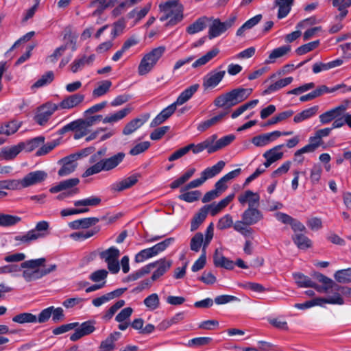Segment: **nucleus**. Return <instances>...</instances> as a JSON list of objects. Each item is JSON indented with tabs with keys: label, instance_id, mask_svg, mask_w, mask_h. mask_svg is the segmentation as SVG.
Returning <instances> with one entry per match:
<instances>
[{
	"label": "nucleus",
	"instance_id": "de8ad7c7",
	"mask_svg": "<svg viewBox=\"0 0 351 351\" xmlns=\"http://www.w3.org/2000/svg\"><path fill=\"white\" fill-rule=\"evenodd\" d=\"M209 21V19L207 17H201L196 20L193 23L190 25L187 29L186 32L189 34H194L202 31L206 26L207 22Z\"/></svg>",
	"mask_w": 351,
	"mask_h": 351
},
{
	"label": "nucleus",
	"instance_id": "c03bdc74",
	"mask_svg": "<svg viewBox=\"0 0 351 351\" xmlns=\"http://www.w3.org/2000/svg\"><path fill=\"white\" fill-rule=\"evenodd\" d=\"M111 86L112 82L108 80L98 82L97 86L93 90V97L98 98L106 95L109 91Z\"/></svg>",
	"mask_w": 351,
	"mask_h": 351
},
{
	"label": "nucleus",
	"instance_id": "ea45409f",
	"mask_svg": "<svg viewBox=\"0 0 351 351\" xmlns=\"http://www.w3.org/2000/svg\"><path fill=\"white\" fill-rule=\"evenodd\" d=\"M219 50L217 48H214L208 51L205 55L196 60L193 64L192 67L196 69L206 64L210 60L214 58L218 53Z\"/></svg>",
	"mask_w": 351,
	"mask_h": 351
},
{
	"label": "nucleus",
	"instance_id": "4d7b16f0",
	"mask_svg": "<svg viewBox=\"0 0 351 351\" xmlns=\"http://www.w3.org/2000/svg\"><path fill=\"white\" fill-rule=\"evenodd\" d=\"M217 135L216 134H212L204 141H202L204 150H206L208 154H213L217 151L216 145V140Z\"/></svg>",
	"mask_w": 351,
	"mask_h": 351
},
{
	"label": "nucleus",
	"instance_id": "7c9ffc66",
	"mask_svg": "<svg viewBox=\"0 0 351 351\" xmlns=\"http://www.w3.org/2000/svg\"><path fill=\"white\" fill-rule=\"evenodd\" d=\"M101 199L98 196L92 195L84 199L76 200L73 202L75 207L84 206V208H79L80 210H86V213L89 211V207L97 206L100 204Z\"/></svg>",
	"mask_w": 351,
	"mask_h": 351
},
{
	"label": "nucleus",
	"instance_id": "4468645a",
	"mask_svg": "<svg viewBox=\"0 0 351 351\" xmlns=\"http://www.w3.org/2000/svg\"><path fill=\"white\" fill-rule=\"evenodd\" d=\"M47 178V173L45 171L37 170L28 173L23 178L25 188L37 185L44 182Z\"/></svg>",
	"mask_w": 351,
	"mask_h": 351
},
{
	"label": "nucleus",
	"instance_id": "423d86ee",
	"mask_svg": "<svg viewBox=\"0 0 351 351\" xmlns=\"http://www.w3.org/2000/svg\"><path fill=\"white\" fill-rule=\"evenodd\" d=\"M99 257L107 264L108 270L112 274H117L120 270L119 257L120 251L116 247H110L107 250H103L99 254Z\"/></svg>",
	"mask_w": 351,
	"mask_h": 351
},
{
	"label": "nucleus",
	"instance_id": "20e7f679",
	"mask_svg": "<svg viewBox=\"0 0 351 351\" xmlns=\"http://www.w3.org/2000/svg\"><path fill=\"white\" fill-rule=\"evenodd\" d=\"M293 278L295 283L300 287H313L318 292H326L327 289L332 285V280L324 276L323 274H319L317 276V280L322 285H317L316 283L313 282L308 277L300 274H294Z\"/></svg>",
	"mask_w": 351,
	"mask_h": 351
},
{
	"label": "nucleus",
	"instance_id": "58836bf2",
	"mask_svg": "<svg viewBox=\"0 0 351 351\" xmlns=\"http://www.w3.org/2000/svg\"><path fill=\"white\" fill-rule=\"evenodd\" d=\"M119 332L111 333L105 340L101 341L99 348L106 351H113L115 348V341L120 337Z\"/></svg>",
	"mask_w": 351,
	"mask_h": 351
},
{
	"label": "nucleus",
	"instance_id": "e433bc0d",
	"mask_svg": "<svg viewBox=\"0 0 351 351\" xmlns=\"http://www.w3.org/2000/svg\"><path fill=\"white\" fill-rule=\"evenodd\" d=\"M319 106H314L306 108L295 115L293 121L295 123H301L314 117L318 112Z\"/></svg>",
	"mask_w": 351,
	"mask_h": 351
},
{
	"label": "nucleus",
	"instance_id": "a18cd8bd",
	"mask_svg": "<svg viewBox=\"0 0 351 351\" xmlns=\"http://www.w3.org/2000/svg\"><path fill=\"white\" fill-rule=\"evenodd\" d=\"M21 221V218L17 215L0 213V226L10 227L16 225Z\"/></svg>",
	"mask_w": 351,
	"mask_h": 351
},
{
	"label": "nucleus",
	"instance_id": "aec40b11",
	"mask_svg": "<svg viewBox=\"0 0 351 351\" xmlns=\"http://www.w3.org/2000/svg\"><path fill=\"white\" fill-rule=\"evenodd\" d=\"M242 219L248 226L254 225L263 219V215L256 207L247 208L241 215Z\"/></svg>",
	"mask_w": 351,
	"mask_h": 351
},
{
	"label": "nucleus",
	"instance_id": "72a5a7b5",
	"mask_svg": "<svg viewBox=\"0 0 351 351\" xmlns=\"http://www.w3.org/2000/svg\"><path fill=\"white\" fill-rule=\"evenodd\" d=\"M199 86L197 84H193L182 91L177 98L176 101L173 103L175 107L176 108L177 106H181L189 100L197 90Z\"/></svg>",
	"mask_w": 351,
	"mask_h": 351
},
{
	"label": "nucleus",
	"instance_id": "c756f323",
	"mask_svg": "<svg viewBox=\"0 0 351 351\" xmlns=\"http://www.w3.org/2000/svg\"><path fill=\"white\" fill-rule=\"evenodd\" d=\"M332 5L335 8L339 14L335 16L337 21H342L348 14V8L350 7V2L348 0H330Z\"/></svg>",
	"mask_w": 351,
	"mask_h": 351
},
{
	"label": "nucleus",
	"instance_id": "774afa93",
	"mask_svg": "<svg viewBox=\"0 0 351 351\" xmlns=\"http://www.w3.org/2000/svg\"><path fill=\"white\" fill-rule=\"evenodd\" d=\"M233 226V219L230 214H226L221 217L217 224V227L219 230H225Z\"/></svg>",
	"mask_w": 351,
	"mask_h": 351
},
{
	"label": "nucleus",
	"instance_id": "dca6fc26",
	"mask_svg": "<svg viewBox=\"0 0 351 351\" xmlns=\"http://www.w3.org/2000/svg\"><path fill=\"white\" fill-rule=\"evenodd\" d=\"M85 96L81 93H75L67 96L59 104H56L58 110H69L80 105L84 100Z\"/></svg>",
	"mask_w": 351,
	"mask_h": 351
},
{
	"label": "nucleus",
	"instance_id": "9b49d317",
	"mask_svg": "<svg viewBox=\"0 0 351 351\" xmlns=\"http://www.w3.org/2000/svg\"><path fill=\"white\" fill-rule=\"evenodd\" d=\"M29 261H38L33 267H22L24 270L22 273V276L26 282H32L42 278V274L40 273V267L43 266L46 261L45 258H39L36 259H30Z\"/></svg>",
	"mask_w": 351,
	"mask_h": 351
},
{
	"label": "nucleus",
	"instance_id": "69168bd1",
	"mask_svg": "<svg viewBox=\"0 0 351 351\" xmlns=\"http://www.w3.org/2000/svg\"><path fill=\"white\" fill-rule=\"evenodd\" d=\"M38 239V235L31 230L23 234L17 235L14 237V240L20 243H28L31 241Z\"/></svg>",
	"mask_w": 351,
	"mask_h": 351
},
{
	"label": "nucleus",
	"instance_id": "473e14b6",
	"mask_svg": "<svg viewBox=\"0 0 351 351\" xmlns=\"http://www.w3.org/2000/svg\"><path fill=\"white\" fill-rule=\"evenodd\" d=\"M24 146L23 142H21L11 147H3L1 149V154L5 160L13 159L24 149Z\"/></svg>",
	"mask_w": 351,
	"mask_h": 351
},
{
	"label": "nucleus",
	"instance_id": "b1692460",
	"mask_svg": "<svg viewBox=\"0 0 351 351\" xmlns=\"http://www.w3.org/2000/svg\"><path fill=\"white\" fill-rule=\"evenodd\" d=\"M227 112H221L208 119L199 122L197 125V130L199 132H204L209 128L217 125L222 121Z\"/></svg>",
	"mask_w": 351,
	"mask_h": 351
},
{
	"label": "nucleus",
	"instance_id": "a19ab883",
	"mask_svg": "<svg viewBox=\"0 0 351 351\" xmlns=\"http://www.w3.org/2000/svg\"><path fill=\"white\" fill-rule=\"evenodd\" d=\"M323 169L320 164L314 163L310 169L309 180L312 185H317L320 183Z\"/></svg>",
	"mask_w": 351,
	"mask_h": 351
},
{
	"label": "nucleus",
	"instance_id": "bf43d9fd",
	"mask_svg": "<svg viewBox=\"0 0 351 351\" xmlns=\"http://www.w3.org/2000/svg\"><path fill=\"white\" fill-rule=\"evenodd\" d=\"M204 236L202 233H196L191 239L190 247L193 252H198L202 247L204 246Z\"/></svg>",
	"mask_w": 351,
	"mask_h": 351
},
{
	"label": "nucleus",
	"instance_id": "412c9836",
	"mask_svg": "<svg viewBox=\"0 0 351 351\" xmlns=\"http://www.w3.org/2000/svg\"><path fill=\"white\" fill-rule=\"evenodd\" d=\"M138 175L133 174L119 181L114 182L111 185V190L113 191H122L132 187L138 182Z\"/></svg>",
	"mask_w": 351,
	"mask_h": 351
},
{
	"label": "nucleus",
	"instance_id": "9d476101",
	"mask_svg": "<svg viewBox=\"0 0 351 351\" xmlns=\"http://www.w3.org/2000/svg\"><path fill=\"white\" fill-rule=\"evenodd\" d=\"M226 71L215 69L208 72L202 79V85L205 89L215 88L223 79Z\"/></svg>",
	"mask_w": 351,
	"mask_h": 351
},
{
	"label": "nucleus",
	"instance_id": "a878e982",
	"mask_svg": "<svg viewBox=\"0 0 351 351\" xmlns=\"http://www.w3.org/2000/svg\"><path fill=\"white\" fill-rule=\"evenodd\" d=\"M209 21H211L208 28V38L210 39L217 38L228 30L219 19H209Z\"/></svg>",
	"mask_w": 351,
	"mask_h": 351
},
{
	"label": "nucleus",
	"instance_id": "864d4df0",
	"mask_svg": "<svg viewBox=\"0 0 351 351\" xmlns=\"http://www.w3.org/2000/svg\"><path fill=\"white\" fill-rule=\"evenodd\" d=\"M49 229V223L47 221H38L35 228L31 230L32 232L38 235V239L45 237L48 234V230Z\"/></svg>",
	"mask_w": 351,
	"mask_h": 351
},
{
	"label": "nucleus",
	"instance_id": "ddd939ff",
	"mask_svg": "<svg viewBox=\"0 0 351 351\" xmlns=\"http://www.w3.org/2000/svg\"><path fill=\"white\" fill-rule=\"evenodd\" d=\"M343 287L339 286L337 284H335L332 281V285L330 286L327 289V291L326 293H328L329 290H331L332 292H333L332 295H328L326 298H320L321 304L322 306H323L324 304H337V305H342L344 304L343 298H342V295H343L340 290H339L337 288H342Z\"/></svg>",
	"mask_w": 351,
	"mask_h": 351
},
{
	"label": "nucleus",
	"instance_id": "5701e85b",
	"mask_svg": "<svg viewBox=\"0 0 351 351\" xmlns=\"http://www.w3.org/2000/svg\"><path fill=\"white\" fill-rule=\"evenodd\" d=\"M125 154L119 152L110 158L101 160L104 171H109L116 168L124 159Z\"/></svg>",
	"mask_w": 351,
	"mask_h": 351
},
{
	"label": "nucleus",
	"instance_id": "680f3d73",
	"mask_svg": "<svg viewBox=\"0 0 351 351\" xmlns=\"http://www.w3.org/2000/svg\"><path fill=\"white\" fill-rule=\"evenodd\" d=\"M293 241L295 245L300 249H306L311 246V240L302 234H298L293 237Z\"/></svg>",
	"mask_w": 351,
	"mask_h": 351
},
{
	"label": "nucleus",
	"instance_id": "6e6552de",
	"mask_svg": "<svg viewBox=\"0 0 351 351\" xmlns=\"http://www.w3.org/2000/svg\"><path fill=\"white\" fill-rule=\"evenodd\" d=\"M277 75V73H273L267 80H265V83L270 82V84L263 92V95L276 93L290 84L293 80L292 77H287L285 78L276 80Z\"/></svg>",
	"mask_w": 351,
	"mask_h": 351
},
{
	"label": "nucleus",
	"instance_id": "37998d69",
	"mask_svg": "<svg viewBox=\"0 0 351 351\" xmlns=\"http://www.w3.org/2000/svg\"><path fill=\"white\" fill-rule=\"evenodd\" d=\"M213 261L215 266L224 267L228 269H232L234 266L233 261L223 256L217 250L214 254Z\"/></svg>",
	"mask_w": 351,
	"mask_h": 351
},
{
	"label": "nucleus",
	"instance_id": "cd10ccee",
	"mask_svg": "<svg viewBox=\"0 0 351 351\" xmlns=\"http://www.w3.org/2000/svg\"><path fill=\"white\" fill-rule=\"evenodd\" d=\"M152 3H147L143 8H136L133 9L127 14L128 19H133V25L137 24L141 19H143L149 12L152 8Z\"/></svg>",
	"mask_w": 351,
	"mask_h": 351
},
{
	"label": "nucleus",
	"instance_id": "603ef678",
	"mask_svg": "<svg viewBox=\"0 0 351 351\" xmlns=\"http://www.w3.org/2000/svg\"><path fill=\"white\" fill-rule=\"evenodd\" d=\"M143 304L148 311H153L160 306V298L157 293H152L143 300Z\"/></svg>",
	"mask_w": 351,
	"mask_h": 351
},
{
	"label": "nucleus",
	"instance_id": "7ed1b4c3",
	"mask_svg": "<svg viewBox=\"0 0 351 351\" xmlns=\"http://www.w3.org/2000/svg\"><path fill=\"white\" fill-rule=\"evenodd\" d=\"M166 50L165 47L160 46L146 53L141 60L138 67L140 75H145L150 72Z\"/></svg>",
	"mask_w": 351,
	"mask_h": 351
},
{
	"label": "nucleus",
	"instance_id": "6ab92c4d",
	"mask_svg": "<svg viewBox=\"0 0 351 351\" xmlns=\"http://www.w3.org/2000/svg\"><path fill=\"white\" fill-rule=\"evenodd\" d=\"M238 201L241 205L248 204V208L258 207L260 202V195L251 190H247L241 193Z\"/></svg>",
	"mask_w": 351,
	"mask_h": 351
},
{
	"label": "nucleus",
	"instance_id": "0eeeda50",
	"mask_svg": "<svg viewBox=\"0 0 351 351\" xmlns=\"http://www.w3.org/2000/svg\"><path fill=\"white\" fill-rule=\"evenodd\" d=\"M225 165L226 164L223 160H220L215 165L205 169L201 173V177L190 182L187 184L186 189L199 187L208 179L212 178L219 174L223 169Z\"/></svg>",
	"mask_w": 351,
	"mask_h": 351
},
{
	"label": "nucleus",
	"instance_id": "4be33fe9",
	"mask_svg": "<svg viewBox=\"0 0 351 351\" xmlns=\"http://www.w3.org/2000/svg\"><path fill=\"white\" fill-rule=\"evenodd\" d=\"M132 110L130 106H126L113 113L108 114L102 119L103 123L114 124L123 119Z\"/></svg>",
	"mask_w": 351,
	"mask_h": 351
},
{
	"label": "nucleus",
	"instance_id": "c85d7f7f",
	"mask_svg": "<svg viewBox=\"0 0 351 351\" xmlns=\"http://www.w3.org/2000/svg\"><path fill=\"white\" fill-rule=\"evenodd\" d=\"M176 108L174 104H171L167 108L163 109L151 122L150 127L154 128L165 122L175 112Z\"/></svg>",
	"mask_w": 351,
	"mask_h": 351
},
{
	"label": "nucleus",
	"instance_id": "3c124183",
	"mask_svg": "<svg viewBox=\"0 0 351 351\" xmlns=\"http://www.w3.org/2000/svg\"><path fill=\"white\" fill-rule=\"evenodd\" d=\"M98 230L95 228L71 233L69 237L76 241H83L94 236Z\"/></svg>",
	"mask_w": 351,
	"mask_h": 351
},
{
	"label": "nucleus",
	"instance_id": "5fc2aeb1",
	"mask_svg": "<svg viewBox=\"0 0 351 351\" xmlns=\"http://www.w3.org/2000/svg\"><path fill=\"white\" fill-rule=\"evenodd\" d=\"M21 126V123L16 121L8 122L0 126V134L9 136L15 133Z\"/></svg>",
	"mask_w": 351,
	"mask_h": 351
},
{
	"label": "nucleus",
	"instance_id": "c9c22d12",
	"mask_svg": "<svg viewBox=\"0 0 351 351\" xmlns=\"http://www.w3.org/2000/svg\"><path fill=\"white\" fill-rule=\"evenodd\" d=\"M68 48H71L73 51H75L77 49L75 41L72 39L69 43H66V44L58 47L55 49L53 53L48 57V59L52 62H56Z\"/></svg>",
	"mask_w": 351,
	"mask_h": 351
},
{
	"label": "nucleus",
	"instance_id": "49530a36",
	"mask_svg": "<svg viewBox=\"0 0 351 351\" xmlns=\"http://www.w3.org/2000/svg\"><path fill=\"white\" fill-rule=\"evenodd\" d=\"M332 131V128H323L317 130L313 136H310L309 142H313L317 147L322 144V138L328 136Z\"/></svg>",
	"mask_w": 351,
	"mask_h": 351
},
{
	"label": "nucleus",
	"instance_id": "2eb2a0df",
	"mask_svg": "<svg viewBox=\"0 0 351 351\" xmlns=\"http://www.w3.org/2000/svg\"><path fill=\"white\" fill-rule=\"evenodd\" d=\"M347 105H339L319 115V119L322 124H327L341 117L347 110Z\"/></svg>",
	"mask_w": 351,
	"mask_h": 351
},
{
	"label": "nucleus",
	"instance_id": "39448f33",
	"mask_svg": "<svg viewBox=\"0 0 351 351\" xmlns=\"http://www.w3.org/2000/svg\"><path fill=\"white\" fill-rule=\"evenodd\" d=\"M173 241V238H168L151 247L141 250L135 255L134 261L137 263H140L157 256L158 254L165 250Z\"/></svg>",
	"mask_w": 351,
	"mask_h": 351
},
{
	"label": "nucleus",
	"instance_id": "f704fd0d",
	"mask_svg": "<svg viewBox=\"0 0 351 351\" xmlns=\"http://www.w3.org/2000/svg\"><path fill=\"white\" fill-rule=\"evenodd\" d=\"M291 51V47L289 45H284L272 50L268 58L265 60L267 64H272L276 62L278 58H280L287 55Z\"/></svg>",
	"mask_w": 351,
	"mask_h": 351
},
{
	"label": "nucleus",
	"instance_id": "bb28decb",
	"mask_svg": "<svg viewBox=\"0 0 351 351\" xmlns=\"http://www.w3.org/2000/svg\"><path fill=\"white\" fill-rule=\"evenodd\" d=\"M149 118L148 114H145L141 118H135L128 122L123 130L124 135H130L141 128Z\"/></svg>",
	"mask_w": 351,
	"mask_h": 351
},
{
	"label": "nucleus",
	"instance_id": "2f4dec72",
	"mask_svg": "<svg viewBox=\"0 0 351 351\" xmlns=\"http://www.w3.org/2000/svg\"><path fill=\"white\" fill-rule=\"evenodd\" d=\"M98 221L99 219L96 217L83 218L69 222V227L73 230L86 229L96 224Z\"/></svg>",
	"mask_w": 351,
	"mask_h": 351
},
{
	"label": "nucleus",
	"instance_id": "1a4fd4ad",
	"mask_svg": "<svg viewBox=\"0 0 351 351\" xmlns=\"http://www.w3.org/2000/svg\"><path fill=\"white\" fill-rule=\"evenodd\" d=\"M58 110L56 104L48 102L41 106L35 116V121L40 125H44L54 112Z\"/></svg>",
	"mask_w": 351,
	"mask_h": 351
},
{
	"label": "nucleus",
	"instance_id": "393cba45",
	"mask_svg": "<svg viewBox=\"0 0 351 351\" xmlns=\"http://www.w3.org/2000/svg\"><path fill=\"white\" fill-rule=\"evenodd\" d=\"M234 194L232 193L225 198L222 199L218 203H213L209 205L205 206L208 209V213L212 215L215 216L219 212H221L224 208H226L234 199Z\"/></svg>",
	"mask_w": 351,
	"mask_h": 351
},
{
	"label": "nucleus",
	"instance_id": "4c0bfd02",
	"mask_svg": "<svg viewBox=\"0 0 351 351\" xmlns=\"http://www.w3.org/2000/svg\"><path fill=\"white\" fill-rule=\"evenodd\" d=\"M293 2V0H275V5L278 8V19H283L289 14Z\"/></svg>",
	"mask_w": 351,
	"mask_h": 351
},
{
	"label": "nucleus",
	"instance_id": "338daca9",
	"mask_svg": "<svg viewBox=\"0 0 351 351\" xmlns=\"http://www.w3.org/2000/svg\"><path fill=\"white\" fill-rule=\"evenodd\" d=\"M108 271L103 269H99L94 272H93L89 276V279L92 280L93 282L101 283L102 282H106V279L108 276Z\"/></svg>",
	"mask_w": 351,
	"mask_h": 351
},
{
	"label": "nucleus",
	"instance_id": "6e6d98bb",
	"mask_svg": "<svg viewBox=\"0 0 351 351\" xmlns=\"http://www.w3.org/2000/svg\"><path fill=\"white\" fill-rule=\"evenodd\" d=\"M54 77L52 71H48L38 79L32 86V89L39 88L50 84Z\"/></svg>",
	"mask_w": 351,
	"mask_h": 351
},
{
	"label": "nucleus",
	"instance_id": "f3484780",
	"mask_svg": "<svg viewBox=\"0 0 351 351\" xmlns=\"http://www.w3.org/2000/svg\"><path fill=\"white\" fill-rule=\"evenodd\" d=\"M38 261H25L20 265L16 264H10L0 267V274H10L12 276L17 277L21 271L22 267H33Z\"/></svg>",
	"mask_w": 351,
	"mask_h": 351
},
{
	"label": "nucleus",
	"instance_id": "79ce46f5",
	"mask_svg": "<svg viewBox=\"0 0 351 351\" xmlns=\"http://www.w3.org/2000/svg\"><path fill=\"white\" fill-rule=\"evenodd\" d=\"M283 147L284 145H278L271 149H268L263 154V158H268L273 162L282 159L284 156V153L282 152V148Z\"/></svg>",
	"mask_w": 351,
	"mask_h": 351
},
{
	"label": "nucleus",
	"instance_id": "a211bd4d",
	"mask_svg": "<svg viewBox=\"0 0 351 351\" xmlns=\"http://www.w3.org/2000/svg\"><path fill=\"white\" fill-rule=\"evenodd\" d=\"M152 265V269L156 268L152 276V280L155 281L163 276L171 267L172 261L165 258H161L156 262L149 263Z\"/></svg>",
	"mask_w": 351,
	"mask_h": 351
},
{
	"label": "nucleus",
	"instance_id": "13d9d810",
	"mask_svg": "<svg viewBox=\"0 0 351 351\" xmlns=\"http://www.w3.org/2000/svg\"><path fill=\"white\" fill-rule=\"evenodd\" d=\"M334 277L340 283L351 282V269L339 270L335 272Z\"/></svg>",
	"mask_w": 351,
	"mask_h": 351
},
{
	"label": "nucleus",
	"instance_id": "f257e3e1",
	"mask_svg": "<svg viewBox=\"0 0 351 351\" xmlns=\"http://www.w3.org/2000/svg\"><path fill=\"white\" fill-rule=\"evenodd\" d=\"M252 93V88H234L217 97L214 101V104L219 108H230L245 100Z\"/></svg>",
	"mask_w": 351,
	"mask_h": 351
},
{
	"label": "nucleus",
	"instance_id": "8fccbe9b",
	"mask_svg": "<svg viewBox=\"0 0 351 351\" xmlns=\"http://www.w3.org/2000/svg\"><path fill=\"white\" fill-rule=\"evenodd\" d=\"M208 213V209H206L205 206L201 208V210L194 216L191 221V231H195L198 228L199 225L205 220Z\"/></svg>",
	"mask_w": 351,
	"mask_h": 351
},
{
	"label": "nucleus",
	"instance_id": "052dcab7",
	"mask_svg": "<svg viewBox=\"0 0 351 351\" xmlns=\"http://www.w3.org/2000/svg\"><path fill=\"white\" fill-rule=\"evenodd\" d=\"M247 226L248 225L243 219L241 221H237L233 223L234 230L245 237H247L252 233V230L250 228H248Z\"/></svg>",
	"mask_w": 351,
	"mask_h": 351
},
{
	"label": "nucleus",
	"instance_id": "f8f14e48",
	"mask_svg": "<svg viewBox=\"0 0 351 351\" xmlns=\"http://www.w3.org/2000/svg\"><path fill=\"white\" fill-rule=\"evenodd\" d=\"M81 154H73L61 160L62 167L58 171L60 176H66L73 172L77 167V160L80 158Z\"/></svg>",
	"mask_w": 351,
	"mask_h": 351
},
{
	"label": "nucleus",
	"instance_id": "e2e57ef3",
	"mask_svg": "<svg viewBox=\"0 0 351 351\" xmlns=\"http://www.w3.org/2000/svg\"><path fill=\"white\" fill-rule=\"evenodd\" d=\"M319 45V40H317L313 42H310L308 43L301 45L298 48L296 49L295 52L298 55L301 56L308 52H310L315 49H316Z\"/></svg>",
	"mask_w": 351,
	"mask_h": 351
},
{
	"label": "nucleus",
	"instance_id": "f03ea898",
	"mask_svg": "<svg viewBox=\"0 0 351 351\" xmlns=\"http://www.w3.org/2000/svg\"><path fill=\"white\" fill-rule=\"evenodd\" d=\"M163 16L160 18L161 21L169 19V23L176 24L183 19V6L179 0H170L159 5Z\"/></svg>",
	"mask_w": 351,
	"mask_h": 351
},
{
	"label": "nucleus",
	"instance_id": "09e8293b",
	"mask_svg": "<svg viewBox=\"0 0 351 351\" xmlns=\"http://www.w3.org/2000/svg\"><path fill=\"white\" fill-rule=\"evenodd\" d=\"M12 321L20 324H35L37 323V317L30 313H22L14 316Z\"/></svg>",
	"mask_w": 351,
	"mask_h": 351
},
{
	"label": "nucleus",
	"instance_id": "0e129e2a",
	"mask_svg": "<svg viewBox=\"0 0 351 351\" xmlns=\"http://www.w3.org/2000/svg\"><path fill=\"white\" fill-rule=\"evenodd\" d=\"M152 265H147L141 269L132 272L131 274L128 276V278L130 280L134 281L136 280L145 275L149 274L152 270Z\"/></svg>",
	"mask_w": 351,
	"mask_h": 351
}]
</instances>
